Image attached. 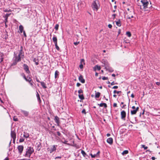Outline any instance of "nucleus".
Here are the masks:
<instances>
[{"label": "nucleus", "instance_id": "obj_1", "mask_svg": "<svg viewBox=\"0 0 160 160\" xmlns=\"http://www.w3.org/2000/svg\"><path fill=\"white\" fill-rule=\"evenodd\" d=\"M24 57V53L23 51V47L21 46L20 50H18L14 52L13 58L14 62L13 63V64H16L18 62L21 61V58H23Z\"/></svg>", "mask_w": 160, "mask_h": 160}, {"label": "nucleus", "instance_id": "obj_2", "mask_svg": "<svg viewBox=\"0 0 160 160\" xmlns=\"http://www.w3.org/2000/svg\"><path fill=\"white\" fill-rule=\"evenodd\" d=\"M142 4L143 8L145 10H148V8L152 7V3L150 0H141L140 2Z\"/></svg>", "mask_w": 160, "mask_h": 160}, {"label": "nucleus", "instance_id": "obj_3", "mask_svg": "<svg viewBox=\"0 0 160 160\" xmlns=\"http://www.w3.org/2000/svg\"><path fill=\"white\" fill-rule=\"evenodd\" d=\"M34 151L33 149L31 147H28L27 150L26 152V153L25 155V156L28 157H30L31 154Z\"/></svg>", "mask_w": 160, "mask_h": 160}, {"label": "nucleus", "instance_id": "obj_4", "mask_svg": "<svg viewBox=\"0 0 160 160\" xmlns=\"http://www.w3.org/2000/svg\"><path fill=\"white\" fill-rule=\"evenodd\" d=\"M99 2L98 0L94 1L92 5V7L94 10H96L97 11L99 8L98 4Z\"/></svg>", "mask_w": 160, "mask_h": 160}, {"label": "nucleus", "instance_id": "obj_5", "mask_svg": "<svg viewBox=\"0 0 160 160\" xmlns=\"http://www.w3.org/2000/svg\"><path fill=\"white\" fill-rule=\"evenodd\" d=\"M104 62L103 63L104 66H105V68L107 71H108L110 72H112L113 71V69L109 66V64L107 61H104Z\"/></svg>", "mask_w": 160, "mask_h": 160}, {"label": "nucleus", "instance_id": "obj_6", "mask_svg": "<svg viewBox=\"0 0 160 160\" xmlns=\"http://www.w3.org/2000/svg\"><path fill=\"white\" fill-rule=\"evenodd\" d=\"M57 146V145H53L51 148H48L47 149L48 151L50 153H52L53 152L56 150Z\"/></svg>", "mask_w": 160, "mask_h": 160}, {"label": "nucleus", "instance_id": "obj_7", "mask_svg": "<svg viewBox=\"0 0 160 160\" xmlns=\"http://www.w3.org/2000/svg\"><path fill=\"white\" fill-rule=\"evenodd\" d=\"M134 14L133 11H130L128 13V15L127 16V18L128 19H131L133 18V15Z\"/></svg>", "mask_w": 160, "mask_h": 160}, {"label": "nucleus", "instance_id": "obj_8", "mask_svg": "<svg viewBox=\"0 0 160 160\" xmlns=\"http://www.w3.org/2000/svg\"><path fill=\"white\" fill-rule=\"evenodd\" d=\"M100 153V151H98V152L96 153V154H93L92 153H91L90 154V155H91V157L92 158H94L95 157L98 158L99 157Z\"/></svg>", "mask_w": 160, "mask_h": 160}, {"label": "nucleus", "instance_id": "obj_9", "mask_svg": "<svg viewBox=\"0 0 160 160\" xmlns=\"http://www.w3.org/2000/svg\"><path fill=\"white\" fill-rule=\"evenodd\" d=\"M121 118L122 119L125 120V118L126 116V113L123 110L121 113Z\"/></svg>", "mask_w": 160, "mask_h": 160}, {"label": "nucleus", "instance_id": "obj_10", "mask_svg": "<svg viewBox=\"0 0 160 160\" xmlns=\"http://www.w3.org/2000/svg\"><path fill=\"white\" fill-rule=\"evenodd\" d=\"M17 149L18 152L20 154L22 153L23 149V147L22 145H19L18 146Z\"/></svg>", "mask_w": 160, "mask_h": 160}, {"label": "nucleus", "instance_id": "obj_11", "mask_svg": "<svg viewBox=\"0 0 160 160\" xmlns=\"http://www.w3.org/2000/svg\"><path fill=\"white\" fill-rule=\"evenodd\" d=\"M54 120L57 123V126H59L60 123L59 118L57 116H56L55 117Z\"/></svg>", "mask_w": 160, "mask_h": 160}, {"label": "nucleus", "instance_id": "obj_12", "mask_svg": "<svg viewBox=\"0 0 160 160\" xmlns=\"http://www.w3.org/2000/svg\"><path fill=\"white\" fill-rule=\"evenodd\" d=\"M23 67L24 70L28 74L30 73V71L29 70V68L28 66L26 64H24Z\"/></svg>", "mask_w": 160, "mask_h": 160}, {"label": "nucleus", "instance_id": "obj_13", "mask_svg": "<svg viewBox=\"0 0 160 160\" xmlns=\"http://www.w3.org/2000/svg\"><path fill=\"white\" fill-rule=\"evenodd\" d=\"M79 81L82 83H84L85 82V80L83 78V76L82 75H80L78 78Z\"/></svg>", "mask_w": 160, "mask_h": 160}, {"label": "nucleus", "instance_id": "obj_14", "mask_svg": "<svg viewBox=\"0 0 160 160\" xmlns=\"http://www.w3.org/2000/svg\"><path fill=\"white\" fill-rule=\"evenodd\" d=\"M4 58V55L2 53H0V63L2 64V62L3 61Z\"/></svg>", "mask_w": 160, "mask_h": 160}, {"label": "nucleus", "instance_id": "obj_15", "mask_svg": "<svg viewBox=\"0 0 160 160\" xmlns=\"http://www.w3.org/2000/svg\"><path fill=\"white\" fill-rule=\"evenodd\" d=\"M11 135L12 138H16V133L15 131H11Z\"/></svg>", "mask_w": 160, "mask_h": 160}, {"label": "nucleus", "instance_id": "obj_16", "mask_svg": "<svg viewBox=\"0 0 160 160\" xmlns=\"http://www.w3.org/2000/svg\"><path fill=\"white\" fill-rule=\"evenodd\" d=\"M21 112L24 115L25 117H27L29 115V112L25 110H21Z\"/></svg>", "mask_w": 160, "mask_h": 160}, {"label": "nucleus", "instance_id": "obj_17", "mask_svg": "<svg viewBox=\"0 0 160 160\" xmlns=\"http://www.w3.org/2000/svg\"><path fill=\"white\" fill-rule=\"evenodd\" d=\"M139 109V107H137L136 108L135 110H132L131 111V114L132 115H134L136 114L137 111H138Z\"/></svg>", "mask_w": 160, "mask_h": 160}, {"label": "nucleus", "instance_id": "obj_18", "mask_svg": "<svg viewBox=\"0 0 160 160\" xmlns=\"http://www.w3.org/2000/svg\"><path fill=\"white\" fill-rule=\"evenodd\" d=\"M23 77L24 78L27 82H30L32 81V79L30 77L28 76L27 78H26L25 75L24 74L23 76Z\"/></svg>", "mask_w": 160, "mask_h": 160}, {"label": "nucleus", "instance_id": "obj_19", "mask_svg": "<svg viewBox=\"0 0 160 160\" xmlns=\"http://www.w3.org/2000/svg\"><path fill=\"white\" fill-rule=\"evenodd\" d=\"M107 142L110 144H112L113 143V139L112 138H108L107 140Z\"/></svg>", "mask_w": 160, "mask_h": 160}, {"label": "nucleus", "instance_id": "obj_20", "mask_svg": "<svg viewBox=\"0 0 160 160\" xmlns=\"http://www.w3.org/2000/svg\"><path fill=\"white\" fill-rule=\"evenodd\" d=\"M52 41L54 42V44L57 43V37L55 35H53V37L52 38Z\"/></svg>", "mask_w": 160, "mask_h": 160}, {"label": "nucleus", "instance_id": "obj_21", "mask_svg": "<svg viewBox=\"0 0 160 160\" xmlns=\"http://www.w3.org/2000/svg\"><path fill=\"white\" fill-rule=\"evenodd\" d=\"M96 69H97L99 71L101 69V67L100 66L98 65H96L93 68V70L94 71H96Z\"/></svg>", "mask_w": 160, "mask_h": 160}, {"label": "nucleus", "instance_id": "obj_22", "mask_svg": "<svg viewBox=\"0 0 160 160\" xmlns=\"http://www.w3.org/2000/svg\"><path fill=\"white\" fill-rule=\"evenodd\" d=\"M23 27L22 25H20L19 26V29L20 33H22V32L23 31Z\"/></svg>", "mask_w": 160, "mask_h": 160}, {"label": "nucleus", "instance_id": "obj_23", "mask_svg": "<svg viewBox=\"0 0 160 160\" xmlns=\"http://www.w3.org/2000/svg\"><path fill=\"white\" fill-rule=\"evenodd\" d=\"M116 24L118 27H120L121 26V22L120 19H118V21H115Z\"/></svg>", "mask_w": 160, "mask_h": 160}, {"label": "nucleus", "instance_id": "obj_24", "mask_svg": "<svg viewBox=\"0 0 160 160\" xmlns=\"http://www.w3.org/2000/svg\"><path fill=\"white\" fill-rule=\"evenodd\" d=\"M33 61L34 62H35L36 65H37L38 64L39 60L38 58H34L33 59Z\"/></svg>", "mask_w": 160, "mask_h": 160}, {"label": "nucleus", "instance_id": "obj_25", "mask_svg": "<svg viewBox=\"0 0 160 160\" xmlns=\"http://www.w3.org/2000/svg\"><path fill=\"white\" fill-rule=\"evenodd\" d=\"M23 136L25 138H27L29 137V134L28 133L24 132Z\"/></svg>", "mask_w": 160, "mask_h": 160}, {"label": "nucleus", "instance_id": "obj_26", "mask_svg": "<svg viewBox=\"0 0 160 160\" xmlns=\"http://www.w3.org/2000/svg\"><path fill=\"white\" fill-rule=\"evenodd\" d=\"M59 73V72L58 71L56 70L55 71V78H58Z\"/></svg>", "mask_w": 160, "mask_h": 160}, {"label": "nucleus", "instance_id": "obj_27", "mask_svg": "<svg viewBox=\"0 0 160 160\" xmlns=\"http://www.w3.org/2000/svg\"><path fill=\"white\" fill-rule=\"evenodd\" d=\"M98 105L101 107L104 106L105 108H106L107 107V104L105 103H101L100 104H98Z\"/></svg>", "mask_w": 160, "mask_h": 160}, {"label": "nucleus", "instance_id": "obj_28", "mask_svg": "<svg viewBox=\"0 0 160 160\" xmlns=\"http://www.w3.org/2000/svg\"><path fill=\"white\" fill-rule=\"evenodd\" d=\"M81 153L83 155V156L84 157L86 158L87 157H88V155L86 154V153L85 152V151L83 150H82L81 151Z\"/></svg>", "mask_w": 160, "mask_h": 160}, {"label": "nucleus", "instance_id": "obj_29", "mask_svg": "<svg viewBox=\"0 0 160 160\" xmlns=\"http://www.w3.org/2000/svg\"><path fill=\"white\" fill-rule=\"evenodd\" d=\"M40 83L42 87H43V88L45 89L47 88L46 84L44 82H40Z\"/></svg>", "mask_w": 160, "mask_h": 160}, {"label": "nucleus", "instance_id": "obj_30", "mask_svg": "<svg viewBox=\"0 0 160 160\" xmlns=\"http://www.w3.org/2000/svg\"><path fill=\"white\" fill-rule=\"evenodd\" d=\"M78 97L79 98L82 100H83L84 99V98L83 94H79Z\"/></svg>", "mask_w": 160, "mask_h": 160}, {"label": "nucleus", "instance_id": "obj_31", "mask_svg": "<svg viewBox=\"0 0 160 160\" xmlns=\"http://www.w3.org/2000/svg\"><path fill=\"white\" fill-rule=\"evenodd\" d=\"M100 93L99 92H97L95 93V98H98L100 96Z\"/></svg>", "mask_w": 160, "mask_h": 160}, {"label": "nucleus", "instance_id": "obj_32", "mask_svg": "<svg viewBox=\"0 0 160 160\" xmlns=\"http://www.w3.org/2000/svg\"><path fill=\"white\" fill-rule=\"evenodd\" d=\"M128 153V151L127 150L124 151L122 153V154L123 155L127 154Z\"/></svg>", "mask_w": 160, "mask_h": 160}, {"label": "nucleus", "instance_id": "obj_33", "mask_svg": "<svg viewBox=\"0 0 160 160\" xmlns=\"http://www.w3.org/2000/svg\"><path fill=\"white\" fill-rule=\"evenodd\" d=\"M126 35L129 37H130L131 36V34L130 32H127L126 33Z\"/></svg>", "mask_w": 160, "mask_h": 160}, {"label": "nucleus", "instance_id": "obj_34", "mask_svg": "<svg viewBox=\"0 0 160 160\" xmlns=\"http://www.w3.org/2000/svg\"><path fill=\"white\" fill-rule=\"evenodd\" d=\"M3 11L4 12H9L11 11L10 9H4V8L3 9Z\"/></svg>", "mask_w": 160, "mask_h": 160}, {"label": "nucleus", "instance_id": "obj_35", "mask_svg": "<svg viewBox=\"0 0 160 160\" xmlns=\"http://www.w3.org/2000/svg\"><path fill=\"white\" fill-rule=\"evenodd\" d=\"M55 48L58 51H59L60 50V48L58 46L57 43L55 44Z\"/></svg>", "mask_w": 160, "mask_h": 160}, {"label": "nucleus", "instance_id": "obj_36", "mask_svg": "<svg viewBox=\"0 0 160 160\" xmlns=\"http://www.w3.org/2000/svg\"><path fill=\"white\" fill-rule=\"evenodd\" d=\"M10 15V14H6L4 15V17L5 18H8V17Z\"/></svg>", "mask_w": 160, "mask_h": 160}, {"label": "nucleus", "instance_id": "obj_37", "mask_svg": "<svg viewBox=\"0 0 160 160\" xmlns=\"http://www.w3.org/2000/svg\"><path fill=\"white\" fill-rule=\"evenodd\" d=\"M142 148H144V150H146L148 148V147L147 146H145L144 145H141Z\"/></svg>", "mask_w": 160, "mask_h": 160}, {"label": "nucleus", "instance_id": "obj_38", "mask_svg": "<svg viewBox=\"0 0 160 160\" xmlns=\"http://www.w3.org/2000/svg\"><path fill=\"white\" fill-rule=\"evenodd\" d=\"M78 92L79 93V94H81V93H82L83 92V91H82V89H80L78 91Z\"/></svg>", "mask_w": 160, "mask_h": 160}, {"label": "nucleus", "instance_id": "obj_39", "mask_svg": "<svg viewBox=\"0 0 160 160\" xmlns=\"http://www.w3.org/2000/svg\"><path fill=\"white\" fill-rule=\"evenodd\" d=\"M80 63L81 64H84L85 62L84 59H81L80 61Z\"/></svg>", "mask_w": 160, "mask_h": 160}, {"label": "nucleus", "instance_id": "obj_40", "mask_svg": "<svg viewBox=\"0 0 160 160\" xmlns=\"http://www.w3.org/2000/svg\"><path fill=\"white\" fill-rule=\"evenodd\" d=\"M24 140V139L22 138H21L19 139V142H23Z\"/></svg>", "mask_w": 160, "mask_h": 160}, {"label": "nucleus", "instance_id": "obj_41", "mask_svg": "<svg viewBox=\"0 0 160 160\" xmlns=\"http://www.w3.org/2000/svg\"><path fill=\"white\" fill-rule=\"evenodd\" d=\"M59 25L58 24H56L55 27V29L56 30H58V28Z\"/></svg>", "mask_w": 160, "mask_h": 160}, {"label": "nucleus", "instance_id": "obj_42", "mask_svg": "<svg viewBox=\"0 0 160 160\" xmlns=\"http://www.w3.org/2000/svg\"><path fill=\"white\" fill-rule=\"evenodd\" d=\"M108 78L107 77H103L102 78V79L103 80H106L108 79Z\"/></svg>", "mask_w": 160, "mask_h": 160}, {"label": "nucleus", "instance_id": "obj_43", "mask_svg": "<svg viewBox=\"0 0 160 160\" xmlns=\"http://www.w3.org/2000/svg\"><path fill=\"white\" fill-rule=\"evenodd\" d=\"M68 142V141L67 140H64V141H62V143H64L65 144H67Z\"/></svg>", "mask_w": 160, "mask_h": 160}, {"label": "nucleus", "instance_id": "obj_44", "mask_svg": "<svg viewBox=\"0 0 160 160\" xmlns=\"http://www.w3.org/2000/svg\"><path fill=\"white\" fill-rule=\"evenodd\" d=\"M116 16V14H113L112 15V18L113 19H115Z\"/></svg>", "mask_w": 160, "mask_h": 160}, {"label": "nucleus", "instance_id": "obj_45", "mask_svg": "<svg viewBox=\"0 0 160 160\" xmlns=\"http://www.w3.org/2000/svg\"><path fill=\"white\" fill-rule=\"evenodd\" d=\"M82 112L83 113H84L85 114H86V112L85 109H83L82 111Z\"/></svg>", "mask_w": 160, "mask_h": 160}, {"label": "nucleus", "instance_id": "obj_46", "mask_svg": "<svg viewBox=\"0 0 160 160\" xmlns=\"http://www.w3.org/2000/svg\"><path fill=\"white\" fill-rule=\"evenodd\" d=\"M79 68H80L81 69H82L83 68V65L82 64H81L79 66Z\"/></svg>", "mask_w": 160, "mask_h": 160}, {"label": "nucleus", "instance_id": "obj_47", "mask_svg": "<svg viewBox=\"0 0 160 160\" xmlns=\"http://www.w3.org/2000/svg\"><path fill=\"white\" fill-rule=\"evenodd\" d=\"M37 99L38 101H39V103H40L41 102V100L40 99V97H37Z\"/></svg>", "mask_w": 160, "mask_h": 160}, {"label": "nucleus", "instance_id": "obj_48", "mask_svg": "<svg viewBox=\"0 0 160 160\" xmlns=\"http://www.w3.org/2000/svg\"><path fill=\"white\" fill-rule=\"evenodd\" d=\"M62 158L61 156H57L55 158V159H61Z\"/></svg>", "mask_w": 160, "mask_h": 160}, {"label": "nucleus", "instance_id": "obj_49", "mask_svg": "<svg viewBox=\"0 0 160 160\" xmlns=\"http://www.w3.org/2000/svg\"><path fill=\"white\" fill-rule=\"evenodd\" d=\"M13 120L15 121H18V119L17 118H15V117H14L13 118Z\"/></svg>", "mask_w": 160, "mask_h": 160}, {"label": "nucleus", "instance_id": "obj_50", "mask_svg": "<svg viewBox=\"0 0 160 160\" xmlns=\"http://www.w3.org/2000/svg\"><path fill=\"white\" fill-rule=\"evenodd\" d=\"M57 135L59 136H60L61 135V134L60 132H57Z\"/></svg>", "mask_w": 160, "mask_h": 160}, {"label": "nucleus", "instance_id": "obj_51", "mask_svg": "<svg viewBox=\"0 0 160 160\" xmlns=\"http://www.w3.org/2000/svg\"><path fill=\"white\" fill-rule=\"evenodd\" d=\"M23 32V34L24 36L25 37H27V35L26 34L25 31H23V32Z\"/></svg>", "mask_w": 160, "mask_h": 160}, {"label": "nucleus", "instance_id": "obj_52", "mask_svg": "<svg viewBox=\"0 0 160 160\" xmlns=\"http://www.w3.org/2000/svg\"><path fill=\"white\" fill-rule=\"evenodd\" d=\"M79 43V42H74V44L75 45H78Z\"/></svg>", "mask_w": 160, "mask_h": 160}, {"label": "nucleus", "instance_id": "obj_53", "mask_svg": "<svg viewBox=\"0 0 160 160\" xmlns=\"http://www.w3.org/2000/svg\"><path fill=\"white\" fill-rule=\"evenodd\" d=\"M108 27L110 28H111L112 27V25L111 24H109L108 25Z\"/></svg>", "mask_w": 160, "mask_h": 160}, {"label": "nucleus", "instance_id": "obj_54", "mask_svg": "<svg viewBox=\"0 0 160 160\" xmlns=\"http://www.w3.org/2000/svg\"><path fill=\"white\" fill-rule=\"evenodd\" d=\"M29 84L31 85V86L33 87V82H29Z\"/></svg>", "mask_w": 160, "mask_h": 160}, {"label": "nucleus", "instance_id": "obj_55", "mask_svg": "<svg viewBox=\"0 0 160 160\" xmlns=\"http://www.w3.org/2000/svg\"><path fill=\"white\" fill-rule=\"evenodd\" d=\"M113 106L114 107H117V104L116 103H114L113 104Z\"/></svg>", "mask_w": 160, "mask_h": 160}, {"label": "nucleus", "instance_id": "obj_56", "mask_svg": "<svg viewBox=\"0 0 160 160\" xmlns=\"http://www.w3.org/2000/svg\"><path fill=\"white\" fill-rule=\"evenodd\" d=\"M117 84V83H115L114 81L112 82L111 83V84L112 85H114L115 84Z\"/></svg>", "mask_w": 160, "mask_h": 160}, {"label": "nucleus", "instance_id": "obj_57", "mask_svg": "<svg viewBox=\"0 0 160 160\" xmlns=\"http://www.w3.org/2000/svg\"><path fill=\"white\" fill-rule=\"evenodd\" d=\"M78 87L80 86V85H81V84L79 82H78L77 83V85H76Z\"/></svg>", "mask_w": 160, "mask_h": 160}, {"label": "nucleus", "instance_id": "obj_58", "mask_svg": "<svg viewBox=\"0 0 160 160\" xmlns=\"http://www.w3.org/2000/svg\"><path fill=\"white\" fill-rule=\"evenodd\" d=\"M118 88V86H114L112 88L113 89H117Z\"/></svg>", "mask_w": 160, "mask_h": 160}, {"label": "nucleus", "instance_id": "obj_59", "mask_svg": "<svg viewBox=\"0 0 160 160\" xmlns=\"http://www.w3.org/2000/svg\"><path fill=\"white\" fill-rule=\"evenodd\" d=\"M121 32V29H119L118 31V35H119V34H120Z\"/></svg>", "mask_w": 160, "mask_h": 160}, {"label": "nucleus", "instance_id": "obj_60", "mask_svg": "<svg viewBox=\"0 0 160 160\" xmlns=\"http://www.w3.org/2000/svg\"><path fill=\"white\" fill-rule=\"evenodd\" d=\"M36 81L38 82H41L39 80L38 78H36Z\"/></svg>", "mask_w": 160, "mask_h": 160}, {"label": "nucleus", "instance_id": "obj_61", "mask_svg": "<svg viewBox=\"0 0 160 160\" xmlns=\"http://www.w3.org/2000/svg\"><path fill=\"white\" fill-rule=\"evenodd\" d=\"M126 106V104H124L122 106H121V107H122V108H125V107Z\"/></svg>", "mask_w": 160, "mask_h": 160}, {"label": "nucleus", "instance_id": "obj_62", "mask_svg": "<svg viewBox=\"0 0 160 160\" xmlns=\"http://www.w3.org/2000/svg\"><path fill=\"white\" fill-rule=\"evenodd\" d=\"M156 84L157 85L159 86L160 85V82H156Z\"/></svg>", "mask_w": 160, "mask_h": 160}, {"label": "nucleus", "instance_id": "obj_63", "mask_svg": "<svg viewBox=\"0 0 160 160\" xmlns=\"http://www.w3.org/2000/svg\"><path fill=\"white\" fill-rule=\"evenodd\" d=\"M7 22H8V18H5V24H6V23Z\"/></svg>", "mask_w": 160, "mask_h": 160}, {"label": "nucleus", "instance_id": "obj_64", "mask_svg": "<svg viewBox=\"0 0 160 160\" xmlns=\"http://www.w3.org/2000/svg\"><path fill=\"white\" fill-rule=\"evenodd\" d=\"M151 159L152 160H155V158L154 157H152L151 158Z\"/></svg>", "mask_w": 160, "mask_h": 160}]
</instances>
